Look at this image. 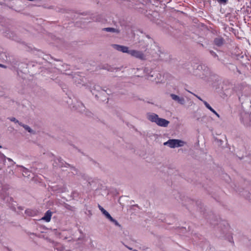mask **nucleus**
<instances>
[{"mask_svg":"<svg viewBox=\"0 0 251 251\" xmlns=\"http://www.w3.org/2000/svg\"><path fill=\"white\" fill-rule=\"evenodd\" d=\"M186 143L179 139H169L164 143V145L168 146L171 148H175L183 146Z\"/></svg>","mask_w":251,"mask_h":251,"instance_id":"obj_1","label":"nucleus"},{"mask_svg":"<svg viewBox=\"0 0 251 251\" xmlns=\"http://www.w3.org/2000/svg\"><path fill=\"white\" fill-rule=\"evenodd\" d=\"M52 165L54 167H57L59 168H62L63 167H70L75 172L76 174L77 173V171L74 167L71 166V165H70L69 164L67 163L60 157L54 158L53 159V163H52Z\"/></svg>","mask_w":251,"mask_h":251,"instance_id":"obj_2","label":"nucleus"},{"mask_svg":"<svg viewBox=\"0 0 251 251\" xmlns=\"http://www.w3.org/2000/svg\"><path fill=\"white\" fill-rule=\"evenodd\" d=\"M7 190L8 189L6 187H2L0 190V197L3 201L10 203L13 201V199L12 197H9Z\"/></svg>","mask_w":251,"mask_h":251,"instance_id":"obj_3","label":"nucleus"},{"mask_svg":"<svg viewBox=\"0 0 251 251\" xmlns=\"http://www.w3.org/2000/svg\"><path fill=\"white\" fill-rule=\"evenodd\" d=\"M197 71H198V72H196V75L201 78H203L204 76H207L209 74L208 68L202 65H199L197 66Z\"/></svg>","mask_w":251,"mask_h":251,"instance_id":"obj_4","label":"nucleus"},{"mask_svg":"<svg viewBox=\"0 0 251 251\" xmlns=\"http://www.w3.org/2000/svg\"><path fill=\"white\" fill-rule=\"evenodd\" d=\"M128 54L133 57L141 60H144L146 59V56L142 51L135 50H129Z\"/></svg>","mask_w":251,"mask_h":251,"instance_id":"obj_5","label":"nucleus"},{"mask_svg":"<svg viewBox=\"0 0 251 251\" xmlns=\"http://www.w3.org/2000/svg\"><path fill=\"white\" fill-rule=\"evenodd\" d=\"M91 92L96 98H99V94L106 93V90L102 89L99 85H95L93 87Z\"/></svg>","mask_w":251,"mask_h":251,"instance_id":"obj_6","label":"nucleus"},{"mask_svg":"<svg viewBox=\"0 0 251 251\" xmlns=\"http://www.w3.org/2000/svg\"><path fill=\"white\" fill-rule=\"evenodd\" d=\"M112 46L115 50H117V51L128 54L129 50L128 47L118 44H113L112 45Z\"/></svg>","mask_w":251,"mask_h":251,"instance_id":"obj_7","label":"nucleus"},{"mask_svg":"<svg viewBox=\"0 0 251 251\" xmlns=\"http://www.w3.org/2000/svg\"><path fill=\"white\" fill-rule=\"evenodd\" d=\"M170 97L173 100L180 105H184L185 103V100L183 97H180L174 94H171Z\"/></svg>","mask_w":251,"mask_h":251,"instance_id":"obj_8","label":"nucleus"},{"mask_svg":"<svg viewBox=\"0 0 251 251\" xmlns=\"http://www.w3.org/2000/svg\"><path fill=\"white\" fill-rule=\"evenodd\" d=\"M147 119L151 122L157 123L158 119V116L155 113H149L147 115Z\"/></svg>","mask_w":251,"mask_h":251,"instance_id":"obj_9","label":"nucleus"},{"mask_svg":"<svg viewBox=\"0 0 251 251\" xmlns=\"http://www.w3.org/2000/svg\"><path fill=\"white\" fill-rule=\"evenodd\" d=\"M169 121L163 118H158V119L156 123L158 126L162 127H167L168 126Z\"/></svg>","mask_w":251,"mask_h":251,"instance_id":"obj_10","label":"nucleus"},{"mask_svg":"<svg viewBox=\"0 0 251 251\" xmlns=\"http://www.w3.org/2000/svg\"><path fill=\"white\" fill-rule=\"evenodd\" d=\"M52 212L49 210L45 213L44 216L41 218V220L44 221L46 222H50Z\"/></svg>","mask_w":251,"mask_h":251,"instance_id":"obj_11","label":"nucleus"},{"mask_svg":"<svg viewBox=\"0 0 251 251\" xmlns=\"http://www.w3.org/2000/svg\"><path fill=\"white\" fill-rule=\"evenodd\" d=\"M214 43L216 46L221 47L225 44V40L222 37H218L214 39Z\"/></svg>","mask_w":251,"mask_h":251,"instance_id":"obj_12","label":"nucleus"},{"mask_svg":"<svg viewBox=\"0 0 251 251\" xmlns=\"http://www.w3.org/2000/svg\"><path fill=\"white\" fill-rule=\"evenodd\" d=\"M102 69H103V70H106L109 72H114V71H118L119 70V69L118 68H115V67H113L111 66H109L107 64H106V65H104L102 67Z\"/></svg>","mask_w":251,"mask_h":251,"instance_id":"obj_13","label":"nucleus"},{"mask_svg":"<svg viewBox=\"0 0 251 251\" xmlns=\"http://www.w3.org/2000/svg\"><path fill=\"white\" fill-rule=\"evenodd\" d=\"M98 207L99 209L100 210V211L102 212V213L105 216V217L107 219H109L110 218V214L106 210H105L101 206H100V204H98Z\"/></svg>","mask_w":251,"mask_h":251,"instance_id":"obj_14","label":"nucleus"},{"mask_svg":"<svg viewBox=\"0 0 251 251\" xmlns=\"http://www.w3.org/2000/svg\"><path fill=\"white\" fill-rule=\"evenodd\" d=\"M103 31L106 32H115L117 33H119L120 32V30L117 28H115L113 27H105L102 29Z\"/></svg>","mask_w":251,"mask_h":251,"instance_id":"obj_15","label":"nucleus"},{"mask_svg":"<svg viewBox=\"0 0 251 251\" xmlns=\"http://www.w3.org/2000/svg\"><path fill=\"white\" fill-rule=\"evenodd\" d=\"M19 125L21 126H23L26 130H27L28 132L30 133H34L35 132L27 125H25L24 124L19 123Z\"/></svg>","mask_w":251,"mask_h":251,"instance_id":"obj_16","label":"nucleus"},{"mask_svg":"<svg viewBox=\"0 0 251 251\" xmlns=\"http://www.w3.org/2000/svg\"><path fill=\"white\" fill-rule=\"evenodd\" d=\"M157 74L153 71H150V73L147 75L148 79L153 80L152 78L156 76Z\"/></svg>","mask_w":251,"mask_h":251,"instance_id":"obj_17","label":"nucleus"},{"mask_svg":"<svg viewBox=\"0 0 251 251\" xmlns=\"http://www.w3.org/2000/svg\"><path fill=\"white\" fill-rule=\"evenodd\" d=\"M73 79L75 81L77 84H80V82L79 80H81V79L80 78V77L79 76V75L77 74H74V75L73 76Z\"/></svg>","mask_w":251,"mask_h":251,"instance_id":"obj_18","label":"nucleus"},{"mask_svg":"<svg viewBox=\"0 0 251 251\" xmlns=\"http://www.w3.org/2000/svg\"><path fill=\"white\" fill-rule=\"evenodd\" d=\"M203 103L205 107L210 110L212 113L215 112V110L209 105V104L206 101H203Z\"/></svg>","mask_w":251,"mask_h":251,"instance_id":"obj_19","label":"nucleus"},{"mask_svg":"<svg viewBox=\"0 0 251 251\" xmlns=\"http://www.w3.org/2000/svg\"><path fill=\"white\" fill-rule=\"evenodd\" d=\"M105 94V93H104V94H99V98L97 99L100 101H104L105 100L108 99Z\"/></svg>","mask_w":251,"mask_h":251,"instance_id":"obj_20","label":"nucleus"},{"mask_svg":"<svg viewBox=\"0 0 251 251\" xmlns=\"http://www.w3.org/2000/svg\"><path fill=\"white\" fill-rule=\"evenodd\" d=\"M25 213L29 216H33L34 215V212L29 209L25 210Z\"/></svg>","mask_w":251,"mask_h":251,"instance_id":"obj_21","label":"nucleus"},{"mask_svg":"<svg viewBox=\"0 0 251 251\" xmlns=\"http://www.w3.org/2000/svg\"><path fill=\"white\" fill-rule=\"evenodd\" d=\"M108 220H109L111 222L114 223L116 226L121 227V225L118 222V221L113 219L111 216Z\"/></svg>","mask_w":251,"mask_h":251,"instance_id":"obj_22","label":"nucleus"},{"mask_svg":"<svg viewBox=\"0 0 251 251\" xmlns=\"http://www.w3.org/2000/svg\"><path fill=\"white\" fill-rule=\"evenodd\" d=\"M218 3L220 4L226 5L228 2V0H217Z\"/></svg>","mask_w":251,"mask_h":251,"instance_id":"obj_23","label":"nucleus"},{"mask_svg":"<svg viewBox=\"0 0 251 251\" xmlns=\"http://www.w3.org/2000/svg\"><path fill=\"white\" fill-rule=\"evenodd\" d=\"M6 159V156L0 153V162H3L5 161Z\"/></svg>","mask_w":251,"mask_h":251,"instance_id":"obj_24","label":"nucleus"},{"mask_svg":"<svg viewBox=\"0 0 251 251\" xmlns=\"http://www.w3.org/2000/svg\"><path fill=\"white\" fill-rule=\"evenodd\" d=\"M9 119L10 120V121H11V122H13L15 123H18L19 125V123H22L21 122H19L18 120H17L14 117H11V118H9Z\"/></svg>","mask_w":251,"mask_h":251,"instance_id":"obj_25","label":"nucleus"},{"mask_svg":"<svg viewBox=\"0 0 251 251\" xmlns=\"http://www.w3.org/2000/svg\"><path fill=\"white\" fill-rule=\"evenodd\" d=\"M209 52L211 55L213 56L214 57H217L218 58V56L215 52H214L213 50H210Z\"/></svg>","mask_w":251,"mask_h":251,"instance_id":"obj_26","label":"nucleus"},{"mask_svg":"<svg viewBox=\"0 0 251 251\" xmlns=\"http://www.w3.org/2000/svg\"><path fill=\"white\" fill-rule=\"evenodd\" d=\"M65 207L66 209L70 210H73V207L72 206H71L69 204H67L65 205Z\"/></svg>","mask_w":251,"mask_h":251,"instance_id":"obj_27","label":"nucleus"},{"mask_svg":"<svg viewBox=\"0 0 251 251\" xmlns=\"http://www.w3.org/2000/svg\"><path fill=\"white\" fill-rule=\"evenodd\" d=\"M28 170L26 168H24L23 173H24V174H23V175L29 176V175H28Z\"/></svg>","mask_w":251,"mask_h":251,"instance_id":"obj_28","label":"nucleus"},{"mask_svg":"<svg viewBox=\"0 0 251 251\" xmlns=\"http://www.w3.org/2000/svg\"><path fill=\"white\" fill-rule=\"evenodd\" d=\"M194 95L199 100L202 101L203 102V101H204L200 97L198 96V95H195V94H194Z\"/></svg>","mask_w":251,"mask_h":251,"instance_id":"obj_29","label":"nucleus"},{"mask_svg":"<svg viewBox=\"0 0 251 251\" xmlns=\"http://www.w3.org/2000/svg\"><path fill=\"white\" fill-rule=\"evenodd\" d=\"M6 159H7L9 162H11L12 163V164H14L15 163V162H13L12 159L7 157H6Z\"/></svg>","mask_w":251,"mask_h":251,"instance_id":"obj_30","label":"nucleus"},{"mask_svg":"<svg viewBox=\"0 0 251 251\" xmlns=\"http://www.w3.org/2000/svg\"><path fill=\"white\" fill-rule=\"evenodd\" d=\"M81 106H82V109L81 110H80V111L82 112L83 110H84V106L83 105V104L82 103H80Z\"/></svg>","mask_w":251,"mask_h":251,"instance_id":"obj_31","label":"nucleus"},{"mask_svg":"<svg viewBox=\"0 0 251 251\" xmlns=\"http://www.w3.org/2000/svg\"><path fill=\"white\" fill-rule=\"evenodd\" d=\"M214 114H215L218 118H220V115L218 113H217V112L215 111V112H214L213 113Z\"/></svg>","mask_w":251,"mask_h":251,"instance_id":"obj_32","label":"nucleus"},{"mask_svg":"<svg viewBox=\"0 0 251 251\" xmlns=\"http://www.w3.org/2000/svg\"><path fill=\"white\" fill-rule=\"evenodd\" d=\"M144 71L145 72H148L149 71V70L147 68H146L145 69H144Z\"/></svg>","mask_w":251,"mask_h":251,"instance_id":"obj_33","label":"nucleus"},{"mask_svg":"<svg viewBox=\"0 0 251 251\" xmlns=\"http://www.w3.org/2000/svg\"><path fill=\"white\" fill-rule=\"evenodd\" d=\"M0 67H2V68H6V66L4 65H2V64H0Z\"/></svg>","mask_w":251,"mask_h":251,"instance_id":"obj_34","label":"nucleus"},{"mask_svg":"<svg viewBox=\"0 0 251 251\" xmlns=\"http://www.w3.org/2000/svg\"><path fill=\"white\" fill-rule=\"evenodd\" d=\"M246 126H251V123H250V124H246Z\"/></svg>","mask_w":251,"mask_h":251,"instance_id":"obj_35","label":"nucleus"},{"mask_svg":"<svg viewBox=\"0 0 251 251\" xmlns=\"http://www.w3.org/2000/svg\"><path fill=\"white\" fill-rule=\"evenodd\" d=\"M19 208L20 209H21V210H23V208H22V207H19Z\"/></svg>","mask_w":251,"mask_h":251,"instance_id":"obj_36","label":"nucleus"},{"mask_svg":"<svg viewBox=\"0 0 251 251\" xmlns=\"http://www.w3.org/2000/svg\"><path fill=\"white\" fill-rule=\"evenodd\" d=\"M133 251H137L136 250H133Z\"/></svg>","mask_w":251,"mask_h":251,"instance_id":"obj_37","label":"nucleus"},{"mask_svg":"<svg viewBox=\"0 0 251 251\" xmlns=\"http://www.w3.org/2000/svg\"><path fill=\"white\" fill-rule=\"evenodd\" d=\"M128 249H129V250H132V249H131V248H129Z\"/></svg>","mask_w":251,"mask_h":251,"instance_id":"obj_38","label":"nucleus"},{"mask_svg":"<svg viewBox=\"0 0 251 251\" xmlns=\"http://www.w3.org/2000/svg\"><path fill=\"white\" fill-rule=\"evenodd\" d=\"M70 251L68 250V251Z\"/></svg>","mask_w":251,"mask_h":251,"instance_id":"obj_39","label":"nucleus"}]
</instances>
